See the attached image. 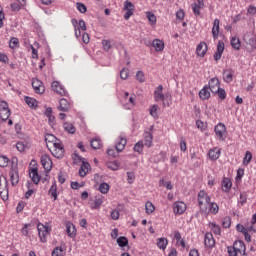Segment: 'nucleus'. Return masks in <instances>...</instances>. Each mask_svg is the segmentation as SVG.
I'll use <instances>...</instances> for the list:
<instances>
[{
	"label": "nucleus",
	"instance_id": "f257e3e1",
	"mask_svg": "<svg viewBox=\"0 0 256 256\" xmlns=\"http://www.w3.org/2000/svg\"><path fill=\"white\" fill-rule=\"evenodd\" d=\"M197 201L200 212L207 213V207L211 203V196L205 190H200L197 195Z\"/></svg>",
	"mask_w": 256,
	"mask_h": 256
},
{
	"label": "nucleus",
	"instance_id": "f03ea898",
	"mask_svg": "<svg viewBox=\"0 0 256 256\" xmlns=\"http://www.w3.org/2000/svg\"><path fill=\"white\" fill-rule=\"evenodd\" d=\"M168 98H171V95L163 94V85H159L154 91L155 101H163L164 107L165 106L169 107V102H165L168 100Z\"/></svg>",
	"mask_w": 256,
	"mask_h": 256
},
{
	"label": "nucleus",
	"instance_id": "7ed1b4c3",
	"mask_svg": "<svg viewBox=\"0 0 256 256\" xmlns=\"http://www.w3.org/2000/svg\"><path fill=\"white\" fill-rule=\"evenodd\" d=\"M38 237L41 243H47V237L51 233V228L47 225L39 223L37 225Z\"/></svg>",
	"mask_w": 256,
	"mask_h": 256
},
{
	"label": "nucleus",
	"instance_id": "20e7f679",
	"mask_svg": "<svg viewBox=\"0 0 256 256\" xmlns=\"http://www.w3.org/2000/svg\"><path fill=\"white\" fill-rule=\"evenodd\" d=\"M53 145L54 150L52 155H54L56 159H63V157H65V147L63 146V143H61V140L57 139Z\"/></svg>",
	"mask_w": 256,
	"mask_h": 256
},
{
	"label": "nucleus",
	"instance_id": "39448f33",
	"mask_svg": "<svg viewBox=\"0 0 256 256\" xmlns=\"http://www.w3.org/2000/svg\"><path fill=\"white\" fill-rule=\"evenodd\" d=\"M9 117H11V110L9 109V104L6 101H1L0 119H2V121H7Z\"/></svg>",
	"mask_w": 256,
	"mask_h": 256
},
{
	"label": "nucleus",
	"instance_id": "423d86ee",
	"mask_svg": "<svg viewBox=\"0 0 256 256\" xmlns=\"http://www.w3.org/2000/svg\"><path fill=\"white\" fill-rule=\"evenodd\" d=\"M215 135L219 141H225V134L227 133V127L223 123H218L215 128Z\"/></svg>",
	"mask_w": 256,
	"mask_h": 256
},
{
	"label": "nucleus",
	"instance_id": "0eeeda50",
	"mask_svg": "<svg viewBox=\"0 0 256 256\" xmlns=\"http://www.w3.org/2000/svg\"><path fill=\"white\" fill-rule=\"evenodd\" d=\"M124 11H126L124 14V19L126 21H129L133 13H135V5L133 4V2L126 0L124 2Z\"/></svg>",
	"mask_w": 256,
	"mask_h": 256
},
{
	"label": "nucleus",
	"instance_id": "6e6552de",
	"mask_svg": "<svg viewBox=\"0 0 256 256\" xmlns=\"http://www.w3.org/2000/svg\"><path fill=\"white\" fill-rule=\"evenodd\" d=\"M41 165L45 169L46 173H50L51 169H53V161L51 160V156L44 154L41 156Z\"/></svg>",
	"mask_w": 256,
	"mask_h": 256
},
{
	"label": "nucleus",
	"instance_id": "1a4fd4ad",
	"mask_svg": "<svg viewBox=\"0 0 256 256\" xmlns=\"http://www.w3.org/2000/svg\"><path fill=\"white\" fill-rule=\"evenodd\" d=\"M206 85L208 86V89L211 91V93H213V95L221 89V83L217 77L211 78Z\"/></svg>",
	"mask_w": 256,
	"mask_h": 256
},
{
	"label": "nucleus",
	"instance_id": "9d476101",
	"mask_svg": "<svg viewBox=\"0 0 256 256\" xmlns=\"http://www.w3.org/2000/svg\"><path fill=\"white\" fill-rule=\"evenodd\" d=\"M173 211L175 215H183L187 211V204L185 202H174Z\"/></svg>",
	"mask_w": 256,
	"mask_h": 256
},
{
	"label": "nucleus",
	"instance_id": "9b49d317",
	"mask_svg": "<svg viewBox=\"0 0 256 256\" xmlns=\"http://www.w3.org/2000/svg\"><path fill=\"white\" fill-rule=\"evenodd\" d=\"M232 247L235 248L238 253L242 254L243 256H247V247L245 246V242H243V240H236Z\"/></svg>",
	"mask_w": 256,
	"mask_h": 256
},
{
	"label": "nucleus",
	"instance_id": "f8f14e48",
	"mask_svg": "<svg viewBox=\"0 0 256 256\" xmlns=\"http://www.w3.org/2000/svg\"><path fill=\"white\" fill-rule=\"evenodd\" d=\"M32 87L35 93H38L39 95H42V93H45V86L43 85V82L39 79L32 80Z\"/></svg>",
	"mask_w": 256,
	"mask_h": 256
},
{
	"label": "nucleus",
	"instance_id": "ddd939ff",
	"mask_svg": "<svg viewBox=\"0 0 256 256\" xmlns=\"http://www.w3.org/2000/svg\"><path fill=\"white\" fill-rule=\"evenodd\" d=\"M52 90L55 91V93H58V95H61L62 97H66L67 95V90L59 83L58 81L52 82L51 85Z\"/></svg>",
	"mask_w": 256,
	"mask_h": 256
},
{
	"label": "nucleus",
	"instance_id": "4468645a",
	"mask_svg": "<svg viewBox=\"0 0 256 256\" xmlns=\"http://www.w3.org/2000/svg\"><path fill=\"white\" fill-rule=\"evenodd\" d=\"M10 181L12 187H15V185H19V170L17 167H14L9 172Z\"/></svg>",
	"mask_w": 256,
	"mask_h": 256
},
{
	"label": "nucleus",
	"instance_id": "2eb2a0df",
	"mask_svg": "<svg viewBox=\"0 0 256 256\" xmlns=\"http://www.w3.org/2000/svg\"><path fill=\"white\" fill-rule=\"evenodd\" d=\"M223 51H225V43L223 41H219L216 52L214 53V61L221 60V57H223Z\"/></svg>",
	"mask_w": 256,
	"mask_h": 256
},
{
	"label": "nucleus",
	"instance_id": "dca6fc26",
	"mask_svg": "<svg viewBox=\"0 0 256 256\" xmlns=\"http://www.w3.org/2000/svg\"><path fill=\"white\" fill-rule=\"evenodd\" d=\"M66 233L70 239H75V237H77V228H75V225L72 222L66 223Z\"/></svg>",
	"mask_w": 256,
	"mask_h": 256
},
{
	"label": "nucleus",
	"instance_id": "f3484780",
	"mask_svg": "<svg viewBox=\"0 0 256 256\" xmlns=\"http://www.w3.org/2000/svg\"><path fill=\"white\" fill-rule=\"evenodd\" d=\"M208 157L211 161H217L221 157V148L215 147L209 150Z\"/></svg>",
	"mask_w": 256,
	"mask_h": 256
},
{
	"label": "nucleus",
	"instance_id": "a211bd4d",
	"mask_svg": "<svg viewBox=\"0 0 256 256\" xmlns=\"http://www.w3.org/2000/svg\"><path fill=\"white\" fill-rule=\"evenodd\" d=\"M207 49V43L200 42L196 47V54L198 57H205V55H207Z\"/></svg>",
	"mask_w": 256,
	"mask_h": 256
},
{
	"label": "nucleus",
	"instance_id": "6ab92c4d",
	"mask_svg": "<svg viewBox=\"0 0 256 256\" xmlns=\"http://www.w3.org/2000/svg\"><path fill=\"white\" fill-rule=\"evenodd\" d=\"M209 213L217 215V213H219V205L215 202H210L207 207V212H202V214L209 215Z\"/></svg>",
	"mask_w": 256,
	"mask_h": 256
},
{
	"label": "nucleus",
	"instance_id": "aec40b11",
	"mask_svg": "<svg viewBox=\"0 0 256 256\" xmlns=\"http://www.w3.org/2000/svg\"><path fill=\"white\" fill-rule=\"evenodd\" d=\"M199 97L202 99V101H207L211 98V91L209 90V86L205 85L200 91H199Z\"/></svg>",
	"mask_w": 256,
	"mask_h": 256
},
{
	"label": "nucleus",
	"instance_id": "412c9836",
	"mask_svg": "<svg viewBox=\"0 0 256 256\" xmlns=\"http://www.w3.org/2000/svg\"><path fill=\"white\" fill-rule=\"evenodd\" d=\"M58 109L63 113H67L71 109V103L65 98L60 99Z\"/></svg>",
	"mask_w": 256,
	"mask_h": 256
},
{
	"label": "nucleus",
	"instance_id": "4be33fe9",
	"mask_svg": "<svg viewBox=\"0 0 256 256\" xmlns=\"http://www.w3.org/2000/svg\"><path fill=\"white\" fill-rule=\"evenodd\" d=\"M29 175L33 183H35V185H39L41 181V176H39V171L37 170V168H31Z\"/></svg>",
	"mask_w": 256,
	"mask_h": 256
},
{
	"label": "nucleus",
	"instance_id": "5701e85b",
	"mask_svg": "<svg viewBox=\"0 0 256 256\" xmlns=\"http://www.w3.org/2000/svg\"><path fill=\"white\" fill-rule=\"evenodd\" d=\"M125 145H127V138L120 137L115 144V149L117 153H121V151H124Z\"/></svg>",
	"mask_w": 256,
	"mask_h": 256
},
{
	"label": "nucleus",
	"instance_id": "b1692460",
	"mask_svg": "<svg viewBox=\"0 0 256 256\" xmlns=\"http://www.w3.org/2000/svg\"><path fill=\"white\" fill-rule=\"evenodd\" d=\"M223 81L225 83H231L233 81V69H225L223 70Z\"/></svg>",
	"mask_w": 256,
	"mask_h": 256
},
{
	"label": "nucleus",
	"instance_id": "393cba45",
	"mask_svg": "<svg viewBox=\"0 0 256 256\" xmlns=\"http://www.w3.org/2000/svg\"><path fill=\"white\" fill-rule=\"evenodd\" d=\"M89 169H91V164H89V162L82 161V165L79 169L80 177H85V175L89 173Z\"/></svg>",
	"mask_w": 256,
	"mask_h": 256
},
{
	"label": "nucleus",
	"instance_id": "a878e982",
	"mask_svg": "<svg viewBox=\"0 0 256 256\" xmlns=\"http://www.w3.org/2000/svg\"><path fill=\"white\" fill-rule=\"evenodd\" d=\"M220 21L219 19H215L214 22H213V27H212V37L213 39H219V25H220Z\"/></svg>",
	"mask_w": 256,
	"mask_h": 256
},
{
	"label": "nucleus",
	"instance_id": "bb28decb",
	"mask_svg": "<svg viewBox=\"0 0 256 256\" xmlns=\"http://www.w3.org/2000/svg\"><path fill=\"white\" fill-rule=\"evenodd\" d=\"M152 47H154L155 51H163L165 49V43L160 39H154L152 41Z\"/></svg>",
	"mask_w": 256,
	"mask_h": 256
},
{
	"label": "nucleus",
	"instance_id": "cd10ccee",
	"mask_svg": "<svg viewBox=\"0 0 256 256\" xmlns=\"http://www.w3.org/2000/svg\"><path fill=\"white\" fill-rule=\"evenodd\" d=\"M222 191H224L225 193H229V189H231V187L233 186V183L231 182V179L225 177L222 180Z\"/></svg>",
	"mask_w": 256,
	"mask_h": 256
},
{
	"label": "nucleus",
	"instance_id": "c85d7f7f",
	"mask_svg": "<svg viewBox=\"0 0 256 256\" xmlns=\"http://www.w3.org/2000/svg\"><path fill=\"white\" fill-rule=\"evenodd\" d=\"M48 195L54 199V201H57V181H53L49 191Z\"/></svg>",
	"mask_w": 256,
	"mask_h": 256
},
{
	"label": "nucleus",
	"instance_id": "c756f323",
	"mask_svg": "<svg viewBox=\"0 0 256 256\" xmlns=\"http://www.w3.org/2000/svg\"><path fill=\"white\" fill-rule=\"evenodd\" d=\"M167 245H169V240L165 237L159 238L157 240V247L165 251L167 249Z\"/></svg>",
	"mask_w": 256,
	"mask_h": 256
},
{
	"label": "nucleus",
	"instance_id": "7c9ffc66",
	"mask_svg": "<svg viewBox=\"0 0 256 256\" xmlns=\"http://www.w3.org/2000/svg\"><path fill=\"white\" fill-rule=\"evenodd\" d=\"M144 145L146 147H151L153 145V134H151V132L144 133Z\"/></svg>",
	"mask_w": 256,
	"mask_h": 256
},
{
	"label": "nucleus",
	"instance_id": "2f4dec72",
	"mask_svg": "<svg viewBox=\"0 0 256 256\" xmlns=\"http://www.w3.org/2000/svg\"><path fill=\"white\" fill-rule=\"evenodd\" d=\"M63 128H64V131H66V133H69L70 135H75L76 129L72 123L64 122Z\"/></svg>",
	"mask_w": 256,
	"mask_h": 256
},
{
	"label": "nucleus",
	"instance_id": "473e14b6",
	"mask_svg": "<svg viewBox=\"0 0 256 256\" xmlns=\"http://www.w3.org/2000/svg\"><path fill=\"white\" fill-rule=\"evenodd\" d=\"M230 45L232 49L239 51V49H241V40H239L237 37H232L230 40Z\"/></svg>",
	"mask_w": 256,
	"mask_h": 256
},
{
	"label": "nucleus",
	"instance_id": "72a5a7b5",
	"mask_svg": "<svg viewBox=\"0 0 256 256\" xmlns=\"http://www.w3.org/2000/svg\"><path fill=\"white\" fill-rule=\"evenodd\" d=\"M204 243H205L206 247H214L215 239H213V234H206Z\"/></svg>",
	"mask_w": 256,
	"mask_h": 256
},
{
	"label": "nucleus",
	"instance_id": "f704fd0d",
	"mask_svg": "<svg viewBox=\"0 0 256 256\" xmlns=\"http://www.w3.org/2000/svg\"><path fill=\"white\" fill-rule=\"evenodd\" d=\"M65 248H63V246H57L54 248V250L52 251L51 255L52 256H65Z\"/></svg>",
	"mask_w": 256,
	"mask_h": 256
},
{
	"label": "nucleus",
	"instance_id": "c9c22d12",
	"mask_svg": "<svg viewBox=\"0 0 256 256\" xmlns=\"http://www.w3.org/2000/svg\"><path fill=\"white\" fill-rule=\"evenodd\" d=\"M209 227L214 235H221V226L217 225L215 222H210Z\"/></svg>",
	"mask_w": 256,
	"mask_h": 256
},
{
	"label": "nucleus",
	"instance_id": "e433bc0d",
	"mask_svg": "<svg viewBox=\"0 0 256 256\" xmlns=\"http://www.w3.org/2000/svg\"><path fill=\"white\" fill-rule=\"evenodd\" d=\"M157 111H159V106L157 104H154L150 107L149 113L153 119H159V114H157Z\"/></svg>",
	"mask_w": 256,
	"mask_h": 256
},
{
	"label": "nucleus",
	"instance_id": "4c0bfd02",
	"mask_svg": "<svg viewBox=\"0 0 256 256\" xmlns=\"http://www.w3.org/2000/svg\"><path fill=\"white\" fill-rule=\"evenodd\" d=\"M90 145L92 147V149H99L100 147H103V143L101 142V139L99 138H93L90 142Z\"/></svg>",
	"mask_w": 256,
	"mask_h": 256
},
{
	"label": "nucleus",
	"instance_id": "58836bf2",
	"mask_svg": "<svg viewBox=\"0 0 256 256\" xmlns=\"http://www.w3.org/2000/svg\"><path fill=\"white\" fill-rule=\"evenodd\" d=\"M24 101L28 105V107H37V100L35 98L25 96Z\"/></svg>",
	"mask_w": 256,
	"mask_h": 256
},
{
	"label": "nucleus",
	"instance_id": "ea45409f",
	"mask_svg": "<svg viewBox=\"0 0 256 256\" xmlns=\"http://www.w3.org/2000/svg\"><path fill=\"white\" fill-rule=\"evenodd\" d=\"M214 95H218V97H219V99H221V101H225V99H227V92L223 88L216 90Z\"/></svg>",
	"mask_w": 256,
	"mask_h": 256
},
{
	"label": "nucleus",
	"instance_id": "a19ab883",
	"mask_svg": "<svg viewBox=\"0 0 256 256\" xmlns=\"http://www.w3.org/2000/svg\"><path fill=\"white\" fill-rule=\"evenodd\" d=\"M117 243H118L119 247H127V245H129V240L125 236H120L117 239Z\"/></svg>",
	"mask_w": 256,
	"mask_h": 256
},
{
	"label": "nucleus",
	"instance_id": "79ce46f5",
	"mask_svg": "<svg viewBox=\"0 0 256 256\" xmlns=\"http://www.w3.org/2000/svg\"><path fill=\"white\" fill-rule=\"evenodd\" d=\"M251 159H253V154L251 153V151H246L243 159V165H249L251 163Z\"/></svg>",
	"mask_w": 256,
	"mask_h": 256
},
{
	"label": "nucleus",
	"instance_id": "37998d69",
	"mask_svg": "<svg viewBox=\"0 0 256 256\" xmlns=\"http://www.w3.org/2000/svg\"><path fill=\"white\" fill-rule=\"evenodd\" d=\"M146 17H147L149 23H151V25H155V23H157V17L155 16V14L153 12H147Z\"/></svg>",
	"mask_w": 256,
	"mask_h": 256
},
{
	"label": "nucleus",
	"instance_id": "c03bdc74",
	"mask_svg": "<svg viewBox=\"0 0 256 256\" xmlns=\"http://www.w3.org/2000/svg\"><path fill=\"white\" fill-rule=\"evenodd\" d=\"M143 147H144V144H143V141H138L135 145H134V151L136 152V153H139V154H141V153H143Z\"/></svg>",
	"mask_w": 256,
	"mask_h": 256
},
{
	"label": "nucleus",
	"instance_id": "a18cd8bd",
	"mask_svg": "<svg viewBox=\"0 0 256 256\" xmlns=\"http://www.w3.org/2000/svg\"><path fill=\"white\" fill-rule=\"evenodd\" d=\"M109 189H110L109 184H107L105 182L101 183L99 185V191H100V193H103L104 195H106V193H109Z\"/></svg>",
	"mask_w": 256,
	"mask_h": 256
},
{
	"label": "nucleus",
	"instance_id": "49530a36",
	"mask_svg": "<svg viewBox=\"0 0 256 256\" xmlns=\"http://www.w3.org/2000/svg\"><path fill=\"white\" fill-rule=\"evenodd\" d=\"M145 209H146V213L149 215L153 213V211H155V206L153 205L152 202L148 201L145 204Z\"/></svg>",
	"mask_w": 256,
	"mask_h": 256
},
{
	"label": "nucleus",
	"instance_id": "de8ad7c7",
	"mask_svg": "<svg viewBox=\"0 0 256 256\" xmlns=\"http://www.w3.org/2000/svg\"><path fill=\"white\" fill-rule=\"evenodd\" d=\"M245 203H247V193L244 192V193L240 194L238 205L240 207H243V205H245Z\"/></svg>",
	"mask_w": 256,
	"mask_h": 256
},
{
	"label": "nucleus",
	"instance_id": "09e8293b",
	"mask_svg": "<svg viewBox=\"0 0 256 256\" xmlns=\"http://www.w3.org/2000/svg\"><path fill=\"white\" fill-rule=\"evenodd\" d=\"M103 205V198H95L94 205L91 206V209H99Z\"/></svg>",
	"mask_w": 256,
	"mask_h": 256
},
{
	"label": "nucleus",
	"instance_id": "8fccbe9b",
	"mask_svg": "<svg viewBox=\"0 0 256 256\" xmlns=\"http://www.w3.org/2000/svg\"><path fill=\"white\" fill-rule=\"evenodd\" d=\"M222 227L224 229H229V227H231V218L229 216L225 217L222 220Z\"/></svg>",
	"mask_w": 256,
	"mask_h": 256
},
{
	"label": "nucleus",
	"instance_id": "3c124183",
	"mask_svg": "<svg viewBox=\"0 0 256 256\" xmlns=\"http://www.w3.org/2000/svg\"><path fill=\"white\" fill-rule=\"evenodd\" d=\"M17 45H19V39L12 37L9 41V47L10 49H15L17 47Z\"/></svg>",
	"mask_w": 256,
	"mask_h": 256
},
{
	"label": "nucleus",
	"instance_id": "603ef678",
	"mask_svg": "<svg viewBox=\"0 0 256 256\" xmlns=\"http://www.w3.org/2000/svg\"><path fill=\"white\" fill-rule=\"evenodd\" d=\"M108 169H111V171H117L119 169V162L114 161V162H110L107 165Z\"/></svg>",
	"mask_w": 256,
	"mask_h": 256
},
{
	"label": "nucleus",
	"instance_id": "864d4df0",
	"mask_svg": "<svg viewBox=\"0 0 256 256\" xmlns=\"http://www.w3.org/2000/svg\"><path fill=\"white\" fill-rule=\"evenodd\" d=\"M76 7L80 13H87V6H85V4L78 2L76 3Z\"/></svg>",
	"mask_w": 256,
	"mask_h": 256
},
{
	"label": "nucleus",
	"instance_id": "5fc2aeb1",
	"mask_svg": "<svg viewBox=\"0 0 256 256\" xmlns=\"http://www.w3.org/2000/svg\"><path fill=\"white\" fill-rule=\"evenodd\" d=\"M120 78L123 79V80L128 79L129 78V69L123 68L120 71Z\"/></svg>",
	"mask_w": 256,
	"mask_h": 256
},
{
	"label": "nucleus",
	"instance_id": "6e6d98bb",
	"mask_svg": "<svg viewBox=\"0 0 256 256\" xmlns=\"http://www.w3.org/2000/svg\"><path fill=\"white\" fill-rule=\"evenodd\" d=\"M45 141L46 143H54L55 141H57V137H55V135L53 134H46L45 135Z\"/></svg>",
	"mask_w": 256,
	"mask_h": 256
},
{
	"label": "nucleus",
	"instance_id": "4d7b16f0",
	"mask_svg": "<svg viewBox=\"0 0 256 256\" xmlns=\"http://www.w3.org/2000/svg\"><path fill=\"white\" fill-rule=\"evenodd\" d=\"M136 79L137 81H139L140 83H145V74L143 73V71H138L136 73Z\"/></svg>",
	"mask_w": 256,
	"mask_h": 256
},
{
	"label": "nucleus",
	"instance_id": "13d9d810",
	"mask_svg": "<svg viewBox=\"0 0 256 256\" xmlns=\"http://www.w3.org/2000/svg\"><path fill=\"white\" fill-rule=\"evenodd\" d=\"M236 231H238V233H242L243 235H245V233L249 232V230H247V228L245 226H243L242 224L236 225Z\"/></svg>",
	"mask_w": 256,
	"mask_h": 256
},
{
	"label": "nucleus",
	"instance_id": "bf43d9fd",
	"mask_svg": "<svg viewBox=\"0 0 256 256\" xmlns=\"http://www.w3.org/2000/svg\"><path fill=\"white\" fill-rule=\"evenodd\" d=\"M227 253L229 256H238V251L233 246H228L227 247Z\"/></svg>",
	"mask_w": 256,
	"mask_h": 256
},
{
	"label": "nucleus",
	"instance_id": "052dcab7",
	"mask_svg": "<svg viewBox=\"0 0 256 256\" xmlns=\"http://www.w3.org/2000/svg\"><path fill=\"white\" fill-rule=\"evenodd\" d=\"M7 165H9L7 156H0V167H7Z\"/></svg>",
	"mask_w": 256,
	"mask_h": 256
},
{
	"label": "nucleus",
	"instance_id": "680f3d73",
	"mask_svg": "<svg viewBox=\"0 0 256 256\" xmlns=\"http://www.w3.org/2000/svg\"><path fill=\"white\" fill-rule=\"evenodd\" d=\"M247 45H250V47H252V51H254V49L256 50V38L255 37L249 38L247 41Z\"/></svg>",
	"mask_w": 256,
	"mask_h": 256
},
{
	"label": "nucleus",
	"instance_id": "e2e57ef3",
	"mask_svg": "<svg viewBox=\"0 0 256 256\" xmlns=\"http://www.w3.org/2000/svg\"><path fill=\"white\" fill-rule=\"evenodd\" d=\"M0 63L7 65V63H9V56L5 53H0Z\"/></svg>",
	"mask_w": 256,
	"mask_h": 256
},
{
	"label": "nucleus",
	"instance_id": "0e129e2a",
	"mask_svg": "<svg viewBox=\"0 0 256 256\" xmlns=\"http://www.w3.org/2000/svg\"><path fill=\"white\" fill-rule=\"evenodd\" d=\"M110 215H111V219H113V221H117V219H119V216H120L119 210H117V209L112 210Z\"/></svg>",
	"mask_w": 256,
	"mask_h": 256
},
{
	"label": "nucleus",
	"instance_id": "69168bd1",
	"mask_svg": "<svg viewBox=\"0 0 256 256\" xmlns=\"http://www.w3.org/2000/svg\"><path fill=\"white\" fill-rule=\"evenodd\" d=\"M127 181L129 183V185H131L133 183V181H135V173L127 172Z\"/></svg>",
	"mask_w": 256,
	"mask_h": 256
},
{
	"label": "nucleus",
	"instance_id": "338daca9",
	"mask_svg": "<svg viewBox=\"0 0 256 256\" xmlns=\"http://www.w3.org/2000/svg\"><path fill=\"white\" fill-rule=\"evenodd\" d=\"M102 45H103L104 51H109V49H111V41L109 40H103Z\"/></svg>",
	"mask_w": 256,
	"mask_h": 256
},
{
	"label": "nucleus",
	"instance_id": "774afa93",
	"mask_svg": "<svg viewBox=\"0 0 256 256\" xmlns=\"http://www.w3.org/2000/svg\"><path fill=\"white\" fill-rule=\"evenodd\" d=\"M16 149L20 152L23 153V151H25V143L23 142H18L16 144Z\"/></svg>",
	"mask_w": 256,
	"mask_h": 256
}]
</instances>
